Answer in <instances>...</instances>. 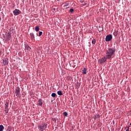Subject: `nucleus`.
<instances>
[{
	"mask_svg": "<svg viewBox=\"0 0 131 131\" xmlns=\"http://www.w3.org/2000/svg\"><path fill=\"white\" fill-rule=\"evenodd\" d=\"M55 9H54V11H55Z\"/></svg>",
	"mask_w": 131,
	"mask_h": 131,
	"instance_id": "c85d7f7f",
	"label": "nucleus"
},
{
	"mask_svg": "<svg viewBox=\"0 0 131 131\" xmlns=\"http://www.w3.org/2000/svg\"><path fill=\"white\" fill-rule=\"evenodd\" d=\"M92 43H93V45H95V43H96V40L95 39H93L92 41Z\"/></svg>",
	"mask_w": 131,
	"mask_h": 131,
	"instance_id": "a211bd4d",
	"label": "nucleus"
},
{
	"mask_svg": "<svg viewBox=\"0 0 131 131\" xmlns=\"http://www.w3.org/2000/svg\"><path fill=\"white\" fill-rule=\"evenodd\" d=\"M42 35V32H39V36H41V35Z\"/></svg>",
	"mask_w": 131,
	"mask_h": 131,
	"instance_id": "412c9836",
	"label": "nucleus"
},
{
	"mask_svg": "<svg viewBox=\"0 0 131 131\" xmlns=\"http://www.w3.org/2000/svg\"><path fill=\"white\" fill-rule=\"evenodd\" d=\"M2 55V51H0V56Z\"/></svg>",
	"mask_w": 131,
	"mask_h": 131,
	"instance_id": "a878e982",
	"label": "nucleus"
},
{
	"mask_svg": "<svg viewBox=\"0 0 131 131\" xmlns=\"http://www.w3.org/2000/svg\"><path fill=\"white\" fill-rule=\"evenodd\" d=\"M116 52V49L115 48H108L105 51V56L107 59H111L112 56L115 54Z\"/></svg>",
	"mask_w": 131,
	"mask_h": 131,
	"instance_id": "f257e3e1",
	"label": "nucleus"
},
{
	"mask_svg": "<svg viewBox=\"0 0 131 131\" xmlns=\"http://www.w3.org/2000/svg\"><path fill=\"white\" fill-rule=\"evenodd\" d=\"M25 49L26 50H27V51H30V50H31L30 47H29V46H28V45L25 46Z\"/></svg>",
	"mask_w": 131,
	"mask_h": 131,
	"instance_id": "9b49d317",
	"label": "nucleus"
},
{
	"mask_svg": "<svg viewBox=\"0 0 131 131\" xmlns=\"http://www.w3.org/2000/svg\"><path fill=\"white\" fill-rule=\"evenodd\" d=\"M130 125H131V123H130Z\"/></svg>",
	"mask_w": 131,
	"mask_h": 131,
	"instance_id": "c756f323",
	"label": "nucleus"
},
{
	"mask_svg": "<svg viewBox=\"0 0 131 131\" xmlns=\"http://www.w3.org/2000/svg\"><path fill=\"white\" fill-rule=\"evenodd\" d=\"M52 121H54V122H56V119L53 118L52 119Z\"/></svg>",
	"mask_w": 131,
	"mask_h": 131,
	"instance_id": "4be33fe9",
	"label": "nucleus"
},
{
	"mask_svg": "<svg viewBox=\"0 0 131 131\" xmlns=\"http://www.w3.org/2000/svg\"><path fill=\"white\" fill-rule=\"evenodd\" d=\"M63 114L64 116H68V113L66 112H63Z\"/></svg>",
	"mask_w": 131,
	"mask_h": 131,
	"instance_id": "f3484780",
	"label": "nucleus"
},
{
	"mask_svg": "<svg viewBox=\"0 0 131 131\" xmlns=\"http://www.w3.org/2000/svg\"><path fill=\"white\" fill-rule=\"evenodd\" d=\"M82 74H86V71H88V69H86L85 68H83V69L82 70Z\"/></svg>",
	"mask_w": 131,
	"mask_h": 131,
	"instance_id": "6e6552de",
	"label": "nucleus"
},
{
	"mask_svg": "<svg viewBox=\"0 0 131 131\" xmlns=\"http://www.w3.org/2000/svg\"><path fill=\"white\" fill-rule=\"evenodd\" d=\"M20 88L19 86L17 87L15 89V95L17 96V97H20L21 96V93H20Z\"/></svg>",
	"mask_w": 131,
	"mask_h": 131,
	"instance_id": "7ed1b4c3",
	"label": "nucleus"
},
{
	"mask_svg": "<svg viewBox=\"0 0 131 131\" xmlns=\"http://www.w3.org/2000/svg\"><path fill=\"white\" fill-rule=\"evenodd\" d=\"M30 35V37H31V39H32V40H34L35 37H34V34H33V33H31Z\"/></svg>",
	"mask_w": 131,
	"mask_h": 131,
	"instance_id": "1a4fd4ad",
	"label": "nucleus"
},
{
	"mask_svg": "<svg viewBox=\"0 0 131 131\" xmlns=\"http://www.w3.org/2000/svg\"><path fill=\"white\" fill-rule=\"evenodd\" d=\"M86 3L83 4V6H86Z\"/></svg>",
	"mask_w": 131,
	"mask_h": 131,
	"instance_id": "cd10ccee",
	"label": "nucleus"
},
{
	"mask_svg": "<svg viewBox=\"0 0 131 131\" xmlns=\"http://www.w3.org/2000/svg\"><path fill=\"white\" fill-rule=\"evenodd\" d=\"M47 124L46 123L42 124L38 126V128H40V129H46L47 128Z\"/></svg>",
	"mask_w": 131,
	"mask_h": 131,
	"instance_id": "0eeeda50",
	"label": "nucleus"
},
{
	"mask_svg": "<svg viewBox=\"0 0 131 131\" xmlns=\"http://www.w3.org/2000/svg\"><path fill=\"white\" fill-rule=\"evenodd\" d=\"M56 96V93H52L51 94V96L53 97V98H55Z\"/></svg>",
	"mask_w": 131,
	"mask_h": 131,
	"instance_id": "dca6fc26",
	"label": "nucleus"
},
{
	"mask_svg": "<svg viewBox=\"0 0 131 131\" xmlns=\"http://www.w3.org/2000/svg\"><path fill=\"white\" fill-rule=\"evenodd\" d=\"M112 35L109 34L107 35L105 37V41H110L112 40Z\"/></svg>",
	"mask_w": 131,
	"mask_h": 131,
	"instance_id": "39448f33",
	"label": "nucleus"
},
{
	"mask_svg": "<svg viewBox=\"0 0 131 131\" xmlns=\"http://www.w3.org/2000/svg\"><path fill=\"white\" fill-rule=\"evenodd\" d=\"M5 65H8V62L5 61Z\"/></svg>",
	"mask_w": 131,
	"mask_h": 131,
	"instance_id": "393cba45",
	"label": "nucleus"
},
{
	"mask_svg": "<svg viewBox=\"0 0 131 131\" xmlns=\"http://www.w3.org/2000/svg\"><path fill=\"white\" fill-rule=\"evenodd\" d=\"M103 27H101V26H99L98 28V31H99V32H102V31H103Z\"/></svg>",
	"mask_w": 131,
	"mask_h": 131,
	"instance_id": "9d476101",
	"label": "nucleus"
},
{
	"mask_svg": "<svg viewBox=\"0 0 131 131\" xmlns=\"http://www.w3.org/2000/svg\"><path fill=\"white\" fill-rule=\"evenodd\" d=\"M35 31H36L37 32L38 31H39V26H36L35 28Z\"/></svg>",
	"mask_w": 131,
	"mask_h": 131,
	"instance_id": "f8f14e48",
	"label": "nucleus"
},
{
	"mask_svg": "<svg viewBox=\"0 0 131 131\" xmlns=\"http://www.w3.org/2000/svg\"><path fill=\"white\" fill-rule=\"evenodd\" d=\"M70 13H73V12H74V9L71 8L70 11H69Z\"/></svg>",
	"mask_w": 131,
	"mask_h": 131,
	"instance_id": "6ab92c4d",
	"label": "nucleus"
},
{
	"mask_svg": "<svg viewBox=\"0 0 131 131\" xmlns=\"http://www.w3.org/2000/svg\"><path fill=\"white\" fill-rule=\"evenodd\" d=\"M5 112L6 114H8L9 112V103L6 102L5 103Z\"/></svg>",
	"mask_w": 131,
	"mask_h": 131,
	"instance_id": "423d86ee",
	"label": "nucleus"
},
{
	"mask_svg": "<svg viewBox=\"0 0 131 131\" xmlns=\"http://www.w3.org/2000/svg\"><path fill=\"white\" fill-rule=\"evenodd\" d=\"M12 36L11 35V34H9V33H8V39H9V40H10V38H11V37Z\"/></svg>",
	"mask_w": 131,
	"mask_h": 131,
	"instance_id": "aec40b11",
	"label": "nucleus"
},
{
	"mask_svg": "<svg viewBox=\"0 0 131 131\" xmlns=\"http://www.w3.org/2000/svg\"><path fill=\"white\" fill-rule=\"evenodd\" d=\"M107 57H106L105 55L104 56V57L103 58H102L100 59H99L98 62L99 63V64H103V63H104V62H106V61H107Z\"/></svg>",
	"mask_w": 131,
	"mask_h": 131,
	"instance_id": "f03ea898",
	"label": "nucleus"
},
{
	"mask_svg": "<svg viewBox=\"0 0 131 131\" xmlns=\"http://www.w3.org/2000/svg\"><path fill=\"white\" fill-rule=\"evenodd\" d=\"M125 129L127 130V127H126L125 128Z\"/></svg>",
	"mask_w": 131,
	"mask_h": 131,
	"instance_id": "bb28decb",
	"label": "nucleus"
},
{
	"mask_svg": "<svg viewBox=\"0 0 131 131\" xmlns=\"http://www.w3.org/2000/svg\"><path fill=\"white\" fill-rule=\"evenodd\" d=\"M97 117H98V118L100 117V115H97L95 116V119H96V118H97Z\"/></svg>",
	"mask_w": 131,
	"mask_h": 131,
	"instance_id": "5701e85b",
	"label": "nucleus"
},
{
	"mask_svg": "<svg viewBox=\"0 0 131 131\" xmlns=\"http://www.w3.org/2000/svg\"><path fill=\"white\" fill-rule=\"evenodd\" d=\"M5 129V127L3 125H0V131H3Z\"/></svg>",
	"mask_w": 131,
	"mask_h": 131,
	"instance_id": "4468645a",
	"label": "nucleus"
},
{
	"mask_svg": "<svg viewBox=\"0 0 131 131\" xmlns=\"http://www.w3.org/2000/svg\"><path fill=\"white\" fill-rule=\"evenodd\" d=\"M57 94L59 96H63V93L61 91H58Z\"/></svg>",
	"mask_w": 131,
	"mask_h": 131,
	"instance_id": "ddd939ff",
	"label": "nucleus"
},
{
	"mask_svg": "<svg viewBox=\"0 0 131 131\" xmlns=\"http://www.w3.org/2000/svg\"><path fill=\"white\" fill-rule=\"evenodd\" d=\"M38 102H39V105H40V106H41L42 105V102L41 101V99H39L38 100Z\"/></svg>",
	"mask_w": 131,
	"mask_h": 131,
	"instance_id": "2eb2a0df",
	"label": "nucleus"
},
{
	"mask_svg": "<svg viewBox=\"0 0 131 131\" xmlns=\"http://www.w3.org/2000/svg\"><path fill=\"white\" fill-rule=\"evenodd\" d=\"M126 131H129V126L127 127V129L126 130Z\"/></svg>",
	"mask_w": 131,
	"mask_h": 131,
	"instance_id": "b1692460",
	"label": "nucleus"
},
{
	"mask_svg": "<svg viewBox=\"0 0 131 131\" xmlns=\"http://www.w3.org/2000/svg\"><path fill=\"white\" fill-rule=\"evenodd\" d=\"M13 14L14 16H18V15H20L21 13V11L19 9H16L13 11Z\"/></svg>",
	"mask_w": 131,
	"mask_h": 131,
	"instance_id": "20e7f679",
	"label": "nucleus"
}]
</instances>
